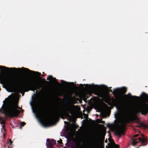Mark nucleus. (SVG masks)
Wrapping results in <instances>:
<instances>
[{
  "label": "nucleus",
  "mask_w": 148,
  "mask_h": 148,
  "mask_svg": "<svg viewBox=\"0 0 148 148\" xmlns=\"http://www.w3.org/2000/svg\"><path fill=\"white\" fill-rule=\"evenodd\" d=\"M107 127H109L108 125H107Z\"/></svg>",
  "instance_id": "nucleus-31"
},
{
  "label": "nucleus",
  "mask_w": 148,
  "mask_h": 148,
  "mask_svg": "<svg viewBox=\"0 0 148 148\" xmlns=\"http://www.w3.org/2000/svg\"><path fill=\"white\" fill-rule=\"evenodd\" d=\"M65 101L66 102H67L68 101V100L67 99V98H66L65 99Z\"/></svg>",
  "instance_id": "nucleus-26"
},
{
  "label": "nucleus",
  "mask_w": 148,
  "mask_h": 148,
  "mask_svg": "<svg viewBox=\"0 0 148 148\" xmlns=\"http://www.w3.org/2000/svg\"><path fill=\"white\" fill-rule=\"evenodd\" d=\"M127 90V88L125 87L121 88H118L114 89V90L113 95L116 98L119 99L123 101V105L125 99L123 98L124 97H128L129 96L131 97L133 99H135L139 98V97L136 96H132L130 93L128 94H124Z\"/></svg>",
  "instance_id": "nucleus-2"
},
{
  "label": "nucleus",
  "mask_w": 148,
  "mask_h": 148,
  "mask_svg": "<svg viewBox=\"0 0 148 148\" xmlns=\"http://www.w3.org/2000/svg\"><path fill=\"white\" fill-rule=\"evenodd\" d=\"M102 123H103V124H105V121H102Z\"/></svg>",
  "instance_id": "nucleus-28"
},
{
  "label": "nucleus",
  "mask_w": 148,
  "mask_h": 148,
  "mask_svg": "<svg viewBox=\"0 0 148 148\" xmlns=\"http://www.w3.org/2000/svg\"><path fill=\"white\" fill-rule=\"evenodd\" d=\"M60 140H58L57 142L58 144H63L62 142V140L60 138Z\"/></svg>",
  "instance_id": "nucleus-19"
},
{
  "label": "nucleus",
  "mask_w": 148,
  "mask_h": 148,
  "mask_svg": "<svg viewBox=\"0 0 148 148\" xmlns=\"http://www.w3.org/2000/svg\"><path fill=\"white\" fill-rule=\"evenodd\" d=\"M0 121L1 124L2 125V127L3 128L5 127V121L2 117L0 118Z\"/></svg>",
  "instance_id": "nucleus-13"
},
{
  "label": "nucleus",
  "mask_w": 148,
  "mask_h": 148,
  "mask_svg": "<svg viewBox=\"0 0 148 148\" xmlns=\"http://www.w3.org/2000/svg\"><path fill=\"white\" fill-rule=\"evenodd\" d=\"M132 120V118L129 116L125 118L122 121L121 124L120 125L119 128L116 131L115 134L119 137L122 135H124V132L123 130L125 127L126 124L129 123Z\"/></svg>",
  "instance_id": "nucleus-4"
},
{
  "label": "nucleus",
  "mask_w": 148,
  "mask_h": 148,
  "mask_svg": "<svg viewBox=\"0 0 148 148\" xmlns=\"http://www.w3.org/2000/svg\"><path fill=\"white\" fill-rule=\"evenodd\" d=\"M28 91V90H26L25 91L26 92V91Z\"/></svg>",
  "instance_id": "nucleus-32"
},
{
  "label": "nucleus",
  "mask_w": 148,
  "mask_h": 148,
  "mask_svg": "<svg viewBox=\"0 0 148 148\" xmlns=\"http://www.w3.org/2000/svg\"><path fill=\"white\" fill-rule=\"evenodd\" d=\"M69 115L67 111L62 108L58 110L54 114L53 117L56 119H58L60 117L62 118L64 116H66Z\"/></svg>",
  "instance_id": "nucleus-6"
},
{
  "label": "nucleus",
  "mask_w": 148,
  "mask_h": 148,
  "mask_svg": "<svg viewBox=\"0 0 148 148\" xmlns=\"http://www.w3.org/2000/svg\"><path fill=\"white\" fill-rule=\"evenodd\" d=\"M81 85H82V86H83V84H81Z\"/></svg>",
  "instance_id": "nucleus-33"
},
{
  "label": "nucleus",
  "mask_w": 148,
  "mask_h": 148,
  "mask_svg": "<svg viewBox=\"0 0 148 148\" xmlns=\"http://www.w3.org/2000/svg\"><path fill=\"white\" fill-rule=\"evenodd\" d=\"M143 138H132V144L134 146L137 144L138 143L140 142L143 145H145L147 144V140L146 139L144 136H143Z\"/></svg>",
  "instance_id": "nucleus-8"
},
{
  "label": "nucleus",
  "mask_w": 148,
  "mask_h": 148,
  "mask_svg": "<svg viewBox=\"0 0 148 148\" xmlns=\"http://www.w3.org/2000/svg\"><path fill=\"white\" fill-rule=\"evenodd\" d=\"M47 143H46V145L48 148H53L54 145L56 143V141L53 139L48 138L47 140Z\"/></svg>",
  "instance_id": "nucleus-9"
},
{
  "label": "nucleus",
  "mask_w": 148,
  "mask_h": 148,
  "mask_svg": "<svg viewBox=\"0 0 148 148\" xmlns=\"http://www.w3.org/2000/svg\"><path fill=\"white\" fill-rule=\"evenodd\" d=\"M45 75H42V76H45Z\"/></svg>",
  "instance_id": "nucleus-30"
},
{
  "label": "nucleus",
  "mask_w": 148,
  "mask_h": 148,
  "mask_svg": "<svg viewBox=\"0 0 148 148\" xmlns=\"http://www.w3.org/2000/svg\"><path fill=\"white\" fill-rule=\"evenodd\" d=\"M1 69H3V70L5 71H12L13 70H17V69L15 68H9L8 67H6L5 66H0V76L1 75Z\"/></svg>",
  "instance_id": "nucleus-10"
},
{
  "label": "nucleus",
  "mask_w": 148,
  "mask_h": 148,
  "mask_svg": "<svg viewBox=\"0 0 148 148\" xmlns=\"http://www.w3.org/2000/svg\"><path fill=\"white\" fill-rule=\"evenodd\" d=\"M61 82L62 83V84H64V83H66V82L65 81H64V80H61Z\"/></svg>",
  "instance_id": "nucleus-21"
},
{
  "label": "nucleus",
  "mask_w": 148,
  "mask_h": 148,
  "mask_svg": "<svg viewBox=\"0 0 148 148\" xmlns=\"http://www.w3.org/2000/svg\"><path fill=\"white\" fill-rule=\"evenodd\" d=\"M138 136V134H136V135H135L134 136H133V137H136L137 136Z\"/></svg>",
  "instance_id": "nucleus-22"
},
{
  "label": "nucleus",
  "mask_w": 148,
  "mask_h": 148,
  "mask_svg": "<svg viewBox=\"0 0 148 148\" xmlns=\"http://www.w3.org/2000/svg\"><path fill=\"white\" fill-rule=\"evenodd\" d=\"M41 87L40 85L36 82L28 81L23 86H21L18 88V90L21 92L23 96L24 94L23 92L24 90L27 88L34 92L37 89H39Z\"/></svg>",
  "instance_id": "nucleus-3"
},
{
  "label": "nucleus",
  "mask_w": 148,
  "mask_h": 148,
  "mask_svg": "<svg viewBox=\"0 0 148 148\" xmlns=\"http://www.w3.org/2000/svg\"><path fill=\"white\" fill-rule=\"evenodd\" d=\"M138 127H143L145 128H148V125H146L144 123L139 122L138 123Z\"/></svg>",
  "instance_id": "nucleus-12"
},
{
  "label": "nucleus",
  "mask_w": 148,
  "mask_h": 148,
  "mask_svg": "<svg viewBox=\"0 0 148 148\" xmlns=\"http://www.w3.org/2000/svg\"><path fill=\"white\" fill-rule=\"evenodd\" d=\"M49 79H52L53 80L56 81V79L55 77H53L51 75H48V77H47V79L49 80Z\"/></svg>",
  "instance_id": "nucleus-14"
},
{
  "label": "nucleus",
  "mask_w": 148,
  "mask_h": 148,
  "mask_svg": "<svg viewBox=\"0 0 148 148\" xmlns=\"http://www.w3.org/2000/svg\"><path fill=\"white\" fill-rule=\"evenodd\" d=\"M3 138H4L5 137V134L4 133H3Z\"/></svg>",
  "instance_id": "nucleus-24"
},
{
  "label": "nucleus",
  "mask_w": 148,
  "mask_h": 148,
  "mask_svg": "<svg viewBox=\"0 0 148 148\" xmlns=\"http://www.w3.org/2000/svg\"><path fill=\"white\" fill-rule=\"evenodd\" d=\"M56 82L57 83V84L58 85H60V83H59L58 82V81H56Z\"/></svg>",
  "instance_id": "nucleus-23"
},
{
  "label": "nucleus",
  "mask_w": 148,
  "mask_h": 148,
  "mask_svg": "<svg viewBox=\"0 0 148 148\" xmlns=\"http://www.w3.org/2000/svg\"><path fill=\"white\" fill-rule=\"evenodd\" d=\"M112 103L110 102L108 103V105L110 106H113L116 107L118 110L122 108L123 106V101L119 99H114L112 98Z\"/></svg>",
  "instance_id": "nucleus-7"
},
{
  "label": "nucleus",
  "mask_w": 148,
  "mask_h": 148,
  "mask_svg": "<svg viewBox=\"0 0 148 148\" xmlns=\"http://www.w3.org/2000/svg\"><path fill=\"white\" fill-rule=\"evenodd\" d=\"M96 95L100 97H103V94L100 92H98Z\"/></svg>",
  "instance_id": "nucleus-16"
},
{
  "label": "nucleus",
  "mask_w": 148,
  "mask_h": 148,
  "mask_svg": "<svg viewBox=\"0 0 148 148\" xmlns=\"http://www.w3.org/2000/svg\"><path fill=\"white\" fill-rule=\"evenodd\" d=\"M36 92H37V90L36 91Z\"/></svg>",
  "instance_id": "nucleus-34"
},
{
  "label": "nucleus",
  "mask_w": 148,
  "mask_h": 148,
  "mask_svg": "<svg viewBox=\"0 0 148 148\" xmlns=\"http://www.w3.org/2000/svg\"><path fill=\"white\" fill-rule=\"evenodd\" d=\"M12 141L10 139H9V140L8 141V144L10 145H11L12 144Z\"/></svg>",
  "instance_id": "nucleus-18"
},
{
  "label": "nucleus",
  "mask_w": 148,
  "mask_h": 148,
  "mask_svg": "<svg viewBox=\"0 0 148 148\" xmlns=\"http://www.w3.org/2000/svg\"><path fill=\"white\" fill-rule=\"evenodd\" d=\"M142 96L145 98L148 97V95L144 92H142ZM136 113H140L142 115H146L148 113V105L145 103L140 106L137 110Z\"/></svg>",
  "instance_id": "nucleus-5"
},
{
  "label": "nucleus",
  "mask_w": 148,
  "mask_h": 148,
  "mask_svg": "<svg viewBox=\"0 0 148 148\" xmlns=\"http://www.w3.org/2000/svg\"><path fill=\"white\" fill-rule=\"evenodd\" d=\"M22 69L23 70V71L25 73H37V75L38 76H40L41 75V74L40 73H39L38 72H35L33 71H32L30 70H29V69H28L27 68H25L24 67H22V68H18L17 69V70H18L19 71L21 70Z\"/></svg>",
  "instance_id": "nucleus-11"
},
{
  "label": "nucleus",
  "mask_w": 148,
  "mask_h": 148,
  "mask_svg": "<svg viewBox=\"0 0 148 148\" xmlns=\"http://www.w3.org/2000/svg\"><path fill=\"white\" fill-rule=\"evenodd\" d=\"M43 81H45V82H48V81H46V80H45V79H43Z\"/></svg>",
  "instance_id": "nucleus-27"
},
{
  "label": "nucleus",
  "mask_w": 148,
  "mask_h": 148,
  "mask_svg": "<svg viewBox=\"0 0 148 148\" xmlns=\"http://www.w3.org/2000/svg\"><path fill=\"white\" fill-rule=\"evenodd\" d=\"M90 88L92 89H95L96 88L94 84H91L90 85Z\"/></svg>",
  "instance_id": "nucleus-17"
},
{
  "label": "nucleus",
  "mask_w": 148,
  "mask_h": 148,
  "mask_svg": "<svg viewBox=\"0 0 148 148\" xmlns=\"http://www.w3.org/2000/svg\"><path fill=\"white\" fill-rule=\"evenodd\" d=\"M25 124L26 123H25L24 122H22L21 123V127H23L24 126Z\"/></svg>",
  "instance_id": "nucleus-20"
},
{
  "label": "nucleus",
  "mask_w": 148,
  "mask_h": 148,
  "mask_svg": "<svg viewBox=\"0 0 148 148\" xmlns=\"http://www.w3.org/2000/svg\"><path fill=\"white\" fill-rule=\"evenodd\" d=\"M109 91L110 92H112V93H113V91L112 92V90L111 89L109 90Z\"/></svg>",
  "instance_id": "nucleus-25"
},
{
  "label": "nucleus",
  "mask_w": 148,
  "mask_h": 148,
  "mask_svg": "<svg viewBox=\"0 0 148 148\" xmlns=\"http://www.w3.org/2000/svg\"><path fill=\"white\" fill-rule=\"evenodd\" d=\"M12 98V96L11 95L5 98V100L3 101V104L2 107L0 108V112L1 114L7 115L11 118L18 116L21 112L20 111L17 109L20 108L18 106L17 102L10 105L8 108L7 111L5 110L3 107L4 106L8 104Z\"/></svg>",
  "instance_id": "nucleus-1"
},
{
  "label": "nucleus",
  "mask_w": 148,
  "mask_h": 148,
  "mask_svg": "<svg viewBox=\"0 0 148 148\" xmlns=\"http://www.w3.org/2000/svg\"><path fill=\"white\" fill-rule=\"evenodd\" d=\"M42 114L43 115L45 116H47L48 115V114L46 110H44L43 112H42Z\"/></svg>",
  "instance_id": "nucleus-15"
},
{
  "label": "nucleus",
  "mask_w": 148,
  "mask_h": 148,
  "mask_svg": "<svg viewBox=\"0 0 148 148\" xmlns=\"http://www.w3.org/2000/svg\"><path fill=\"white\" fill-rule=\"evenodd\" d=\"M60 97H61L62 96V94H60L59 95Z\"/></svg>",
  "instance_id": "nucleus-29"
}]
</instances>
